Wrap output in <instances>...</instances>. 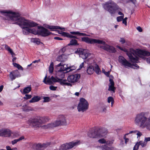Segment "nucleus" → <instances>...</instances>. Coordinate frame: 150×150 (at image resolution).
<instances>
[{"mask_svg":"<svg viewBox=\"0 0 150 150\" xmlns=\"http://www.w3.org/2000/svg\"><path fill=\"white\" fill-rule=\"evenodd\" d=\"M1 13L5 16L6 19L10 21L12 24L19 25L22 29L24 35H27L30 33L34 35H39V27L38 28H31L36 26L38 24L34 21L25 19L20 16L16 12L10 10L2 11Z\"/></svg>","mask_w":150,"mask_h":150,"instance_id":"nucleus-1","label":"nucleus"},{"mask_svg":"<svg viewBox=\"0 0 150 150\" xmlns=\"http://www.w3.org/2000/svg\"><path fill=\"white\" fill-rule=\"evenodd\" d=\"M116 47L120 50L127 52V54L131 61L133 63L139 62L138 57L145 59H146L145 57L150 55V52L143 50L139 49L134 50L131 48L130 49L129 52H128L127 49L118 45H117Z\"/></svg>","mask_w":150,"mask_h":150,"instance_id":"nucleus-2","label":"nucleus"},{"mask_svg":"<svg viewBox=\"0 0 150 150\" xmlns=\"http://www.w3.org/2000/svg\"><path fill=\"white\" fill-rule=\"evenodd\" d=\"M134 123L142 129H146L150 131V117L147 113L142 112L137 114L134 120Z\"/></svg>","mask_w":150,"mask_h":150,"instance_id":"nucleus-3","label":"nucleus"},{"mask_svg":"<svg viewBox=\"0 0 150 150\" xmlns=\"http://www.w3.org/2000/svg\"><path fill=\"white\" fill-rule=\"evenodd\" d=\"M46 27L50 29L51 31H55L57 29H60V30H58L57 33L59 34H61L62 36L64 37H66L70 38H73L78 39V38L75 35H77L79 36H88L86 33H80L79 31H71L70 33L72 34L71 35L63 31L65 30V28H62L60 27L54 26L47 25Z\"/></svg>","mask_w":150,"mask_h":150,"instance_id":"nucleus-4","label":"nucleus"},{"mask_svg":"<svg viewBox=\"0 0 150 150\" xmlns=\"http://www.w3.org/2000/svg\"><path fill=\"white\" fill-rule=\"evenodd\" d=\"M50 120L48 117H36L29 119L28 121V124L30 126L34 128L41 127L44 129H48L52 128H45L43 126L46 125H42L47 122Z\"/></svg>","mask_w":150,"mask_h":150,"instance_id":"nucleus-5","label":"nucleus"},{"mask_svg":"<svg viewBox=\"0 0 150 150\" xmlns=\"http://www.w3.org/2000/svg\"><path fill=\"white\" fill-rule=\"evenodd\" d=\"M108 133V131L106 128L100 127L97 128L94 130H89L88 135L91 138H101L105 137Z\"/></svg>","mask_w":150,"mask_h":150,"instance_id":"nucleus-6","label":"nucleus"},{"mask_svg":"<svg viewBox=\"0 0 150 150\" xmlns=\"http://www.w3.org/2000/svg\"><path fill=\"white\" fill-rule=\"evenodd\" d=\"M102 6L104 9L111 15L115 14L116 10H120V8L117 4L112 0H109L103 4Z\"/></svg>","mask_w":150,"mask_h":150,"instance_id":"nucleus-7","label":"nucleus"},{"mask_svg":"<svg viewBox=\"0 0 150 150\" xmlns=\"http://www.w3.org/2000/svg\"><path fill=\"white\" fill-rule=\"evenodd\" d=\"M75 53L79 54V57L84 59H87L88 64H91L93 61V55L86 50L83 49H78Z\"/></svg>","mask_w":150,"mask_h":150,"instance_id":"nucleus-8","label":"nucleus"},{"mask_svg":"<svg viewBox=\"0 0 150 150\" xmlns=\"http://www.w3.org/2000/svg\"><path fill=\"white\" fill-rule=\"evenodd\" d=\"M55 67L57 70L56 74V76L62 79L64 78L65 73L69 72L70 70L69 67L66 68L65 65L62 62L56 65Z\"/></svg>","mask_w":150,"mask_h":150,"instance_id":"nucleus-9","label":"nucleus"},{"mask_svg":"<svg viewBox=\"0 0 150 150\" xmlns=\"http://www.w3.org/2000/svg\"><path fill=\"white\" fill-rule=\"evenodd\" d=\"M67 124L65 117L64 116L61 115L59 116L57 120L53 122L50 123L47 125L43 126L45 128H54L58 126Z\"/></svg>","mask_w":150,"mask_h":150,"instance_id":"nucleus-10","label":"nucleus"},{"mask_svg":"<svg viewBox=\"0 0 150 150\" xmlns=\"http://www.w3.org/2000/svg\"><path fill=\"white\" fill-rule=\"evenodd\" d=\"M119 62L125 68L130 67L134 69H137L139 68L138 65L136 64H132L127 61L125 58L121 56L118 57Z\"/></svg>","mask_w":150,"mask_h":150,"instance_id":"nucleus-11","label":"nucleus"},{"mask_svg":"<svg viewBox=\"0 0 150 150\" xmlns=\"http://www.w3.org/2000/svg\"><path fill=\"white\" fill-rule=\"evenodd\" d=\"M89 104L87 100L83 98H81L79 100V102L77 106V109L79 112H83L88 108Z\"/></svg>","mask_w":150,"mask_h":150,"instance_id":"nucleus-12","label":"nucleus"},{"mask_svg":"<svg viewBox=\"0 0 150 150\" xmlns=\"http://www.w3.org/2000/svg\"><path fill=\"white\" fill-rule=\"evenodd\" d=\"M82 41L84 42L90 44H104L105 42L103 40L89 38L88 37H83L81 38Z\"/></svg>","mask_w":150,"mask_h":150,"instance_id":"nucleus-13","label":"nucleus"},{"mask_svg":"<svg viewBox=\"0 0 150 150\" xmlns=\"http://www.w3.org/2000/svg\"><path fill=\"white\" fill-rule=\"evenodd\" d=\"M81 77L80 74H72L69 76L67 78V80L69 83H75L78 82Z\"/></svg>","mask_w":150,"mask_h":150,"instance_id":"nucleus-14","label":"nucleus"},{"mask_svg":"<svg viewBox=\"0 0 150 150\" xmlns=\"http://www.w3.org/2000/svg\"><path fill=\"white\" fill-rule=\"evenodd\" d=\"M51 33L48 30L43 27H39V35L45 37L50 35Z\"/></svg>","mask_w":150,"mask_h":150,"instance_id":"nucleus-15","label":"nucleus"},{"mask_svg":"<svg viewBox=\"0 0 150 150\" xmlns=\"http://www.w3.org/2000/svg\"><path fill=\"white\" fill-rule=\"evenodd\" d=\"M21 76L20 72L17 70H14L11 72L9 74V76L11 80L13 81Z\"/></svg>","mask_w":150,"mask_h":150,"instance_id":"nucleus-16","label":"nucleus"},{"mask_svg":"<svg viewBox=\"0 0 150 150\" xmlns=\"http://www.w3.org/2000/svg\"><path fill=\"white\" fill-rule=\"evenodd\" d=\"M147 142L145 141H140L139 142H137V144L134 146L133 150H137L139 148V145H141L142 147H144L146 146Z\"/></svg>","mask_w":150,"mask_h":150,"instance_id":"nucleus-17","label":"nucleus"},{"mask_svg":"<svg viewBox=\"0 0 150 150\" xmlns=\"http://www.w3.org/2000/svg\"><path fill=\"white\" fill-rule=\"evenodd\" d=\"M58 56L56 58V60L59 62H63L66 60L68 57L69 54H62Z\"/></svg>","mask_w":150,"mask_h":150,"instance_id":"nucleus-18","label":"nucleus"},{"mask_svg":"<svg viewBox=\"0 0 150 150\" xmlns=\"http://www.w3.org/2000/svg\"><path fill=\"white\" fill-rule=\"evenodd\" d=\"M81 143L80 141H76L67 143L69 149H70L75 146L79 145Z\"/></svg>","mask_w":150,"mask_h":150,"instance_id":"nucleus-19","label":"nucleus"},{"mask_svg":"<svg viewBox=\"0 0 150 150\" xmlns=\"http://www.w3.org/2000/svg\"><path fill=\"white\" fill-rule=\"evenodd\" d=\"M110 83L109 84V88L108 90L109 91H111L113 93L115 92V88L114 87V83L113 79L110 78L109 79Z\"/></svg>","mask_w":150,"mask_h":150,"instance_id":"nucleus-20","label":"nucleus"},{"mask_svg":"<svg viewBox=\"0 0 150 150\" xmlns=\"http://www.w3.org/2000/svg\"><path fill=\"white\" fill-rule=\"evenodd\" d=\"M67 79H58V82L62 86H72V84L69 82H67Z\"/></svg>","mask_w":150,"mask_h":150,"instance_id":"nucleus-21","label":"nucleus"},{"mask_svg":"<svg viewBox=\"0 0 150 150\" xmlns=\"http://www.w3.org/2000/svg\"><path fill=\"white\" fill-rule=\"evenodd\" d=\"M10 131L8 129H3L2 137H9Z\"/></svg>","mask_w":150,"mask_h":150,"instance_id":"nucleus-22","label":"nucleus"},{"mask_svg":"<svg viewBox=\"0 0 150 150\" xmlns=\"http://www.w3.org/2000/svg\"><path fill=\"white\" fill-rule=\"evenodd\" d=\"M31 90V86L25 87L22 91L21 90V91L23 94L28 93Z\"/></svg>","mask_w":150,"mask_h":150,"instance_id":"nucleus-23","label":"nucleus"},{"mask_svg":"<svg viewBox=\"0 0 150 150\" xmlns=\"http://www.w3.org/2000/svg\"><path fill=\"white\" fill-rule=\"evenodd\" d=\"M97 148H101L102 150H115V149L112 147H109L106 145H102L101 146H97Z\"/></svg>","mask_w":150,"mask_h":150,"instance_id":"nucleus-24","label":"nucleus"},{"mask_svg":"<svg viewBox=\"0 0 150 150\" xmlns=\"http://www.w3.org/2000/svg\"><path fill=\"white\" fill-rule=\"evenodd\" d=\"M98 142L101 144H105L107 145H109L112 143L113 142L110 141H107L104 138H101L98 140Z\"/></svg>","mask_w":150,"mask_h":150,"instance_id":"nucleus-25","label":"nucleus"},{"mask_svg":"<svg viewBox=\"0 0 150 150\" xmlns=\"http://www.w3.org/2000/svg\"><path fill=\"white\" fill-rule=\"evenodd\" d=\"M87 72L88 74H92L94 72V67L91 65L88 67Z\"/></svg>","mask_w":150,"mask_h":150,"instance_id":"nucleus-26","label":"nucleus"},{"mask_svg":"<svg viewBox=\"0 0 150 150\" xmlns=\"http://www.w3.org/2000/svg\"><path fill=\"white\" fill-rule=\"evenodd\" d=\"M40 97L38 96H36L33 97L31 100L29 101L30 103H33L37 102L40 100Z\"/></svg>","mask_w":150,"mask_h":150,"instance_id":"nucleus-27","label":"nucleus"},{"mask_svg":"<svg viewBox=\"0 0 150 150\" xmlns=\"http://www.w3.org/2000/svg\"><path fill=\"white\" fill-rule=\"evenodd\" d=\"M47 146V144H41V143H39L36 145V146L38 149L42 150L44 149Z\"/></svg>","mask_w":150,"mask_h":150,"instance_id":"nucleus-28","label":"nucleus"},{"mask_svg":"<svg viewBox=\"0 0 150 150\" xmlns=\"http://www.w3.org/2000/svg\"><path fill=\"white\" fill-rule=\"evenodd\" d=\"M19 134L17 132H12L10 131V135L9 137L12 138H15L18 137Z\"/></svg>","mask_w":150,"mask_h":150,"instance_id":"nucleus-29","label":"nucleus"},{"mask_svg":"<svg viewBox=\"0 0 150 150\" xmlns=\"http://www.w3.org/2000/svg\"><path fill=\"white\" fill-rule=\"evenodd\" d=\"M5 48L11 54L12 57H13L15 55V54L13 52L12 50L7 45H6Z\"/></svg>","mask_w":150,"mask_h":150,"instance_id":"nucleus-30","label":"nucleus"},{"mask_svg":"<svg viewBox=\"0 0 150 150\" xmlns=\"http://www.w3.org/2000/svg\"><path fill=\"white\" fill-rule=\"evenodd\" d=\"M94 71L97 74H99L101 73V70L99 66L97 64H96L94 67Z\"/></svg>","mask_w":150,"mask_h":150,"instance_id":"nucleus-31","label":"nucleus"},{"mask_svg":"<svg viewBox=\"0 0 150 150\" xmlns=\"http://www.w3.org/2000/svg\"><path fill=\"white\" fill-rule=\"evenodd\" d=\"M47 78V75H46L45 78L44 79L43 81V82L46 84H49V85H50L52 84V81L51 79V78H48L47 80V81H46V79Z\"/></svg>","mask_w":150,"mask_h":150,"instance_id":"nucleus-32","label":"nucleus"},{"mask_svg":"<svg viewBox=\"0 0 150 150\" xmlns=\"http://www.w3.org/2000/svg\"><path fill=\"white\" fill-rule=\"evenodd\" d=\"M136 132H137V138H138L139 137H140L142 135V132H140L138 130L131 131L129 132V133L131 134L133 133Z\"/></svg>","mask_w":150,"mask_h":150,"instance_id":"nucleus-33","label":"nucleus"},{"mask_svg":"<svg viewBox=\"0 0 150 150\" xmlns=\"http://www.w3.org/2000/svg\"><path fill=\"white\" fill-rule=\"evenodd\" d=\"M130 134V133H129V132L125 134L123 138L125 140V144H126L129 141V139L128 137H129V135Z\"/></svg>","mask_w":150,"mask_h":150,"instance_id":"nucleus-34","label":"nucleus"},{"mask_svg":"<svg viewBox=\"0 0 150 150\" xmlns=\"http://www.w3.org/2000/svg\"><path fill=\"white\" fill-rule=\"evenodd\" d=\"M54 64L53 62H52L50 64L49 68V71L50 73L53 72L54 71Z\"/></svg>","mask_w":150,"mask_h":150,"instance_id":"nucleus-35","label":"nucleus"},{"mask_svg":"<svg viewBox=\"0 0 150 150\" xmlns=\"http://www.w3.org/2000/svg\"><path fill=\"white\" fill-rule=\"evenodd\" d=\"M104 45L100 47L102 49H104L107 51L109 50V45L106 44L105 42V44H103Z\"/></svg>","mask_w":150,"mask_h":150,"instance_id":"nucleus-36","label":"nucleus"},{"mask_svg":"<svg viewBox=\"0 0 150 150\" xmlns=\"http://www.w3.org/2000/svg\"><path fill=\"white\" fill-rule=\"evenodd\" d=\"M108 103L111 102V106L112 107L114 103V100L113 97L111 96L109 97L108 98Z\"/></svg>","mask_w":150,"mask_h":150,"instance_id":"nucleus-37","label":"nucleus"},{"mask_svg":"<svg viewBox=\"0 0 150 150\" xmlns=\"http://www.w3.org/2000/svg\"><path fill=\"white\" fill-rule=\"evenodd\" d=\"M60 149L62 150H67L69 149L67 143L62 145L60 146Z\"/></svg>","mask_w":150,"mask_h":150,"instance_id":"nucleus-38","label":"nucleus"},{"mask_svg":"<svg viewBox=\"0 0 150 150\" xmlns=\"http://www.w3.org/2000/svg\"><path fill=\"white\" fill-rule=\"evenodd\" d=\"M69 45H78L77 41L75 39H72L70 41V43Z\"/></svg>","mask_w":150,"mask_h":150,"instance_id":"nucleus-39","label":"nucleus"},{"mask_svg":"<svg viewBox=\"0 0 150 150\" xmlns=\"http://www.w3.org/2000/svg\"><path fill=\"white\" fill-rule=\"evenodd\" d=\"M64 65H65L66 68H67V67H69V70H70L69 71H71L73 70H74L76 68L74 66H70L69 65V64H64Z\"/></svg>","mask_w":150,"mask_h":150,"instance_id":"nucleus-40","label":"nucleus"},{"mask_svg":"<svg viewBox=\"0 0 150 150\" xmlns=\"http://www.w3.org/2000/svg\"><path fill=\"white\" fill-rule=\"evenodd\" d=\"M109 50L108 52H109L111 53H115L116 52V50L115 48L112 46H109Z\"/></svg>","mask_w":150,"mask_h":150,"instance_id":"nucleus-41","label":"nucleus"},{"mask_svg":"<svg viewBox=\"0 0 150 150\" xmlns=\"http://www.w3.org/2000/svg\"><path fill=\"white\" fill-rule=\"evenodd\" d=\"M13 64L14 67H17L18 69L23 70V67L19 64L16 63H13Z\"/></svg>","mask_w":150,"mask_h":150,"instance_id":"nucleus-42","label":"nucleus"},{"mask_svg":"<svg viewBox=\"0 0 150 150\" xmlns=\"http://www.w3.org/2000/svg\"><path fill=\"white\" fill-rule=\"evenodd\" d=\"M67 48L66 47H64L61 49L59 51V54H64V53L66 51Z\"/></svg>","mask_w":150,"mask_h":150,"instance_id":"nucleus-43","label":"nucleus"},{"mask_svg":"<svg viewBox=\"0 0 150 150\" xmlns=\"http://www.w3.org/2000/svg\"><path fill=\"white\" fill-rule=\"evenodd\" d=\"M52 81V83L53 82H58V79H59V78H55L53 76H52L51 78Z\"/></svg>","mask_w":150,"mask_h":150,"instance_id":"nucleus-44","label":"nucleus"},{"mask_svg":"<svg viewBox=\"0 0 150 150\" xmlns=\"http://www.w3.org/2000/svg\"><path fill=\"white\" fill-rule=\"evenodd\" d=\"M32 97V95L30 94H26L25 96L23 98V99L25 100H28L30 99Z\"/></svg>","mask_w":150,"mask_h":150,"instance_id":"nucleus-45","label":"nucleus"},{"mask_svg":"<svg viewBox=\"0 0 150 150\" xmlns=\"http://www.w3.org/2000/svg\"><path fill=\"white\" fill-rule=\"evenodd\" d=\"M120 10H115V12L116 11H117L118 12V15H121V16H124V14L121 12V11L122 10V9H121L120 8Z\"/></svg>","mask_w":150,"mask_h":150,"instance_id":"nucleus-46","label":"nucleus"},{"mask_svg":"<svg viewBox=\"0 0 150 150\" xmlns=\"http://www.w3.org/2000/svg\"><path fill=\"white\" fill-rule=\"evenodd\" d=\"M124 16H123L117 17V21L118 22L122 21L123 20V19L124 18Z\"/></svg>","mask_w":150,"mask_h":150,"instance_id":"nucleus-47","label":"nucleus"},{"mask_svg":"<svg viewBox=\"0 0 150 150\" xmlns=\"http://www.w3.org/2000/svg\"><path fill=\"white\" fill-rule=\"evenodd\" d=\"M39 40L38 38H33L31 40V41L34 43L37 44H38L40 43Z\"/></svg>","mask_w":150,"mask_h":150,"instance_id":"nucleus-48","label":"nucleus"},{"mask_svg":"<svg viewBox=\"0 0 150 150\" xmlns=\"http://www.w3.org/2000/svg\"><path fill=\"white\" fill-rule=\"evenodd\" d=\"M43 102H49L50 100V98L48 97H45L43 98Z\"/></svg>","mask_w":150,"mask_h":150,"instance_id":"nucleus-49","label":"nucleus"},{"mask_svg":"<svg viewBox=\"0 0 150 150\" xmlns=\"http://www.w3.org/2000/svg\"><path fill=\"white\" fill-rule=\"evenodd\" d=\"M119 41V42L121 43L122 44H124L125 42V39L122 38H120Z\"/></svg>","mask_w":150,"mask_h":150,"instance_id":"nucleus-50","label":"nucleus"},{"mask_svg":"<svg viewBox=\"0 0 150 150\" xmlns=\"http://www.w3.org/2000/svg\"><path fill=\"white\" fill-rule=\"evenodd\" d=\"M50 90L52 91H55L57 89V87L56 86H51L50 87Z\"/></svg>","mask_w":150,"mask_h":150,"instance_id":"nucleus-51","label":"nucleus"},{"mask_svg":"<svg viewBox=\"0 0 150 150\" xmlns=\"http://www.w3.org/2000/svg\"><path fill=\"white\" fill-rule=\"evenodd\" d=\"M18 141L17 139H14L12 141H11V143L13 145H14L15 144H16L17 143V142H18Z\"/></svg>","mask_w":150,"mask_h":150,"instance_id":"nucleus-52","label":"nucleus"},{"mask_svg":"<svg viewBox=\"0 0 150 150\" xmlns=\"http://www.w3.org/2000/svg\"><path fill=\"white\" fill-rule=\"evenodd\" d=\"M137 29L140 32H142L143 30L142 28L139 26L137 28Z\"/></svg>","mask_w":150,"mask_h":150,"instance_id":"nucleus-53","label":"nucleus"},{"mask_svg":"<svg viewBox=\"0 0 150 150\" xmlns=\"http://www.w3.org/2000/svg\"><path fill=\"white\" fill-rule=\"evenodd\" d=\"M111 71V69H110V71H108L107 72H105L104 73V74L107 76H109V75L110 74V73Z\"/></svg>","mask_w":150,"mask_h":150,"instance_id":"nucleus-54","label":"nucleus"},{"mask_svg":"<svg viewBox=\"0 0 150 150\" xmlns=\"http://www.w3.org/2000/svg\"><path fill=\"white\" fill-rule=\"evenodd\" d=\"M145 141L147 143L148 142L150 141V137H145Z\"/></svg>","mask_w":150,"mask_h":150,"instance_id":"nucleus-55","label":"nucleus"},{"mask_svg":"<svg viewBox=\"0 0 150 150\" xmlns=\"http://www.w3.org/2000/svg\"><path fill=\"white\" fill-rule=\"evenodd\" d=\"M84 65V62L82 63L80 65L79 67V68L78 69H82Z\"/></svg>","mask_w":150,"mask_h":150,"instance_id":"nucleus-56","label":"nucleus"},{"mask_svg":"<svg viewBox=\"0 0 150 150\" xmlns=\"http://www.w3.org/2000/svg\"><path fill=\"white\" fill-rule=\"evenodd\" d=\"M25 139L24 137L23 136H22L20 137L19 138L17 139L18 141H21L23 139Z\"/></svg>","mask_w":150,"mask_h":150,"instance_id":"nucleus-57","label":"nucleus"},{"mask_svg":"<svg viewBox=\"0 0 150 150\" xmlns=\"http://www.w3.org/2000/svg\"><path fill=\"white\" fill-rule=\"evenodd\" d=\"M54 39L55 40H62L63 39L62 38H60L59 37H55L54 38Z\"/></svg>","mask_w":150,"mask_h":150,"instance_id":"nucleus-58","label":"nucleus"},{"mask_svg":"<svg viewBox=\"0 0 150 150\" xmlns=\"http://www.w3.org/2000/svg\"><path fill=\"white\" fill-rule=\"evenodd\" d=\"M122 23L123 24H124L126 26L127 25V21L123 19V20H122Z\"/></svg>","mask_w":150,"mask_h":150,"instance_id":"nucleus-59","label":"nucleus"},{"mask_svg":"<svg viewBox=\"0 0 150 150\" xmlns=\"http://www.w3.org/2000/svg\"><path fill=\"white\" fill-rule=\"evenodd\" d=\"M146 60L148 63L150 64V57L147 58L146 59Z\"/></svg>","mask_w":150,"mask_h":150,"instance_id":"nucleus-60","label":"nucleus"},{"mask_svg":"<svg viewBox=\"0 0 150 150\" xmlns=\"http://www.w3.org/2000/svg\"><path fill=\"white\" fill-rule=\"evenodd\" d=\"M40 59H38V60H35L34 61H33L32 63H38L39 62H40Z\"/></svg>","mask_w":150,"mask_h":150,"instance_id":"nucleus-61","label":"nucleus"},{"mask_svg":"<svg viewBox=\"0 0 150 150\" xmlns=\"http://www.w3.org/2000/svg\"><path fill=\"white\" fill-rule=\"evenodd\" d=\"M4 88V86L3 85H1L0 86V93L2 91Z\"/></svg>","mask_w":150,"mask_h":150,"instance_id":"nucleus-62","label":"nucleus"},{"mask_svg":"<svg viewBox=\"0 0 150 150\" xmlns=\"http://www.w3.org/2000/svg\"><path fill=\"white\" fill-rule=\"evenodd\" d=\"M6 149L7 150H11V147L8 146H6Z\"/></svg>","mask_w":150,"mask_h":150,"instance_id":"nucleus-63","label":"nucleus"},{"mask_svg":"<svg viewBox=\"0 0 150 150\" xmlns=\"http://www.w3.org/2000/svg\"><path fill=\"white\" fill-rule=\"evenodd\" d=\"M131 1L134 4H135V3L136 2V0H129Z\"/></svg>","mask_w":150,"mask_h":150,"instance_id":"nucleus-64","label":"nucleus"}]
</instances>
